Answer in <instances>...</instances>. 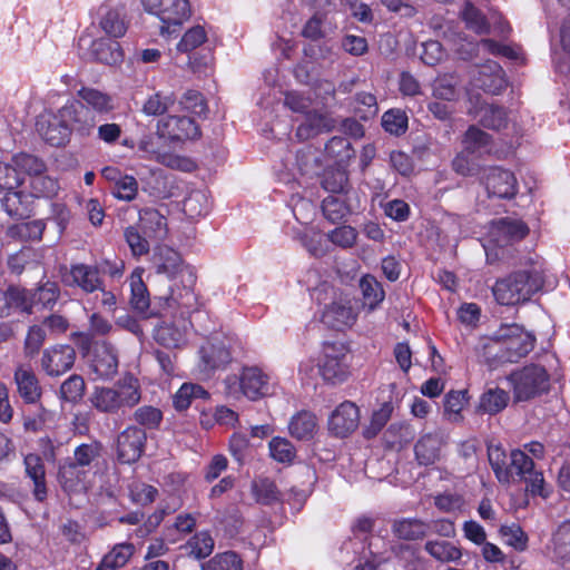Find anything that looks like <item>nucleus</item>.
I'll use <instances>...</instances> for the list:
<instances>
[{
  "mask_svg": "<svg viewBox=\"0 0 570 570\" xmlns=\"http://www.w3.org/2000/svg\"><path fill=\"white\" fill-rule=\"evenodd\" d=\"M77 95L80 100L66 104L60 116L69 121L73 131L88 136L97 122L95 114H109L115 109V100L109 94L92 87H81Z\"/></svg>",
  "mask_w": 570,
  "mask_h": 570,
  "instance_id": "obj_1",
  "label": "nucleus"
},
{
  "mask_svg": "<svg viewBox=\"0 0 570 570\" xmlns=\"http://www.w3.org/2000/svg\"><path fill=\"white\" fill-rule=\"evenodd\" d=\"M543 277L541 271L532 267L518 271L497 281L492 288L495 301L501 305L512 306L525 303L541 289Z\"/></svg>",
  "mask_w": 570,
  "mask_h": 570,
  "instance_id": "obj_2",
  "label": "nucleus"
},
{
  "mask_svg": "<svg viewBox=\"0 0 570 570\" xmlns=\"http://www.w3.org/2000/svg\"><path fill=\"white\" fill-rule=\"evenodd\" d=\"M284 105L293 112L305 115V120L297 127L299 140H308L335 127V121L314 104L309 94L297 90L285 92Z\"/></svg>",
  "mask_w": 570,
  "mask_h": 570,
  "instance_id": "obj_3",
  "label": "nucleus"
},
{
  "mask_svg": "<svg viewBox=\"0 0 570 570\" xmlns=\"http://www.w3.org/2000/svg\"><path fill=\"white\" fill-rule=\"evenodd\" d=\"M224 386L228 396H245L250 401H257L275 392V384L269 374L257 366H247L238 375H228L224 380Z\"/></svg>",
  "mask_w": 570,
  "mask_h": 570,
  "instance_id": "obj_4",
  "label": "nucleus"
},
{
  "mask_svg": "<svg viewBox=\"0 0 570 570\" xmlns=\"http://www.w3.org/2000/svg\"><path fill=\"white\" fill-rule=\"evenodd\" d=\"M138 380L125 376L112 387H97L90 396L95 409L104 413H116L125 407H132L140 401Z\"/></svg>",
  "mask_w": 570,
  "mask_h": 570,
  "instance_id": "obj_5",
  "label": "nucleus"
},
{
  "mask_svg": "<svg viewBox=\"0 0 570 570\" xmlns=\"http://www.w3.org/2000/svg\"><path fill=\"white\" fill-rule=\"evenodd\" d=\"M528 233L529 228L519 219L501 218L492 222L483 244L488 262L503 259L505 248L520 242Z\"/></svg>",
  "mask_w": 570,
  "mask_h": 570,
  "instance_id": "obj_6",
  "label": "nucleus"
},
{
  "mask_svg": "<svg viewBox=\"0 0 570 570\" xmlns=\"http://www.w3.org/2000/svg\"><path fill=\"white\" fill-rule=\"evenodd\" d=\"M501 344L500 358L514 363L528 355L534 347V336L518 324H503L493 334Z\"/></svg>",
  "mask_w": 570,
  "mask_h": 570,
  "instance_id": "obj_7",
  "label": "nucleus"
},
{
  "mask_svg": "<svg viewBox=\"0 0 570 570\" xmlns=\"http://www.w3.org/2000/svg\"><path fill=\"white\" fill-rule=\"evenodd\" d=\"M146 12L156 16L160 22V33L170 35L187 21L191 14L188 0H141Z\"/></svg>",
  "mask_w": 570,
  "mask_h": 570,
  "instance_id": "obj_8",
  "label": "nucleus"
},
{
  "mask_svg": "<svg viewBox=\"0 0 570 570\" xmlns=\"http://www.w3.org/2000/svg\"><path fill=\"white\" fill-rule=\"evenodd\" d=\"M444 38L451 43L452 50L463 60L471 59L479 46L491 55L518 59V52L514 48L498 43L491 39H483L480 43L469 41L464 35L456 32L452 27H448L444 31Z\"/></svg>",
  "mask_w": 570,
  "mask_h": 570,
  "instance_id": "obj_9",
  "label": "nucleus"
},
{
  "mask_svg": "<svg viewBox=\"0 0 570 570\" xmlns=\"http://www.w3.org/2000/svg\"><path fill=\"white\" fill-rule=\"evenodd\" d=\"M514 396L518 401H525L548 390L549 375L539 365H529L510 375Z\"/></svg>",
  "mask_w": 570,
  "mask_h": 570,
  "instance_id": "obj_10",
  "label": "nucleus"
},
{
  "mask_svg": "<svg viewBox=\"0 0 570 570\" xmlns=\"http://www.w3.org/2000/svg\"><path fill=\"white\" fill-rule=\"evenodd\" d=\"M322 377L332 384L344 382L350 374L348 350L343 343H326L318 364Z\"/></svg>",
  "mask_w": 570,
  "mask_h": 570,
  "instance_id": "obj_11",
  "label": "nucleus"
},
{
  "mask_svg": "<svg viewBox=\"0 0 570 570\" xmlns=\"http://www.w3.org/2000/svg\"><path fill=\"white\" fill-rule=\"evenodd\" d=\"M151 262L156 272L166 275L170 281L185 278L188 282H196L194 271L184 264L178 252L168 246H156Z\"/></svg>",
  "mask_w": 570,
  "mask_h": 570,
  "instance_id": "obj_12",
  "label": "nucleus"
},
{
  "mask_svg": "<svg viewBox=\"0 0 570 570\" xmlns=\"http://www.w3.org/2000/svg\"><path fill=\"white\" fill-rule=\"evenodd\" d=\"M480 181L491 198L512 199L519 190L515 175L511 170L498 166L485 168Z\"/></svg>",
  "mask_w": 570,
  "mask_h": 570,
  "instance_id": "obj_13",
  "label": "nucleus"
},
{
  "mask_svg": "<svg viewBox=\"0 0 570 570\" xmlns=\"http://www.w3.org/2000/svg\"><path fill=\"white\" fill-rule=\"evenodd\" d=\"M158 137L153 134L142 136L137 146L148 158L175 170L190 173L196 168L195 161L186 156L174 153H160L158 149Z\"/></svg>",
  "mask_w": 570,
  "mask_h": 570,
  "instance_id": "obj_14",
  "label": "nucleus"
},
{
  "mask_svg": "<svg viewBox=\"0 0 570 570\" xmlns=\"http://www.w3.org/2000/svg\"><path fill=\"white\" fill-rule=\"evenodd\" d=\"M511 465L515 470V476L527 483V491L532 495H540L544 499L549 497L542 473L534 470L532 459L523 451H512Z\"/></svg>",
  "mask_w": 570,
  "mask_h": 570,
  "instance_id": "obj_15",
  "label": "nucleus"
},
{
  "mask_svg": "<svg viewBox=\"0 0 570 570\" xmlns=\"http://www.w3.org/2000/svg\"><path fill=\"white\" fill-rule=\"evenodd\" d=\"M191 323L186 316L163 321L154 331L157 343L168 348L181 347L187 343Z\"/></svg>",
  "mask_w": 570,
  "mask_h": 570,
  "instance_id": "obj_16",
  "label": "nucleus"
},
{
  "mask_svg": "<svg viewBox=\"0 0 570 570\" xmlns=\"http://www.w3.org/2000/svg\"><path fill=\"white\" fill-rule=\"evenodd\" d=\"M76 351L69 344H57L46 348L41 356V367L49 376H60L75 363Z\"/></svg>",
  "mask_w": 570,
  "mask_h": 570,
  "instance_id": "obj_17",
  "label": "nucleus"
},
{
  "mask_svg": "<svg viewBox=\"0 0 570 570\" xmlns=\"http://www.w3.org/2000/svg\"><path fill=\"white\" fill-rule=\"evenodd\" d=\"M357 317L353 302L347 296H338L326 305L322 313V322L334 330L351 327Z\"/></svg>",
  "mask_w": 570,
  "mask_h": 570,
  "instance_id": "obj_18",
  "label": "nucleus"
},
{
  "mask_svg": "<svg viewBox=\"0 0 570 570\" xmlns=\"http://www.w3.org/2000/svg\"><path fill=\"white\" fill-rule=\"evenodd\" d=\"M157 135L159 138L183 141L197 138L199 136V128L189 117L168 116L158 121Z\"/></svg>",
  "mask_w": 570,
  "mask_h": 570,
  "instance_id": "obj_19",
  "label": "nucleus"
},
{
  "mask_svg": "<svg viewBox=\"0 0 570 570\" xmlns=\"http://www.w3.org/2000/svg\"><path fill=\"white\" fill-rule=\"evenodd\" d=\"M360 422L358 407L345 401L341 403L328 417V430L338 438H345L356 430Z\"/></svg>",
  "mask_w": 570,
  "mask_h": 570,
  "instance_id": "obj_20",
  "label": "nucleus"
},
{
  "mask_svg": "<svg viewBox=\"0 0 570 570\" xmlns=\"http://www.w3.org/2000/svg\"><path fill=\"white\" fill-rule=\"evenodd\" d=\"M145 441L144 430L136 426L127 428L118 435V460L126 464L135 463L142 454Z\"/></svg>",
  "mask_w": 570,
  "mask_h": 570,
  "instance_id": "obj_21",
  "label": "nucleus"
},
{
  "mask_svg": "<svg viewBox=\"0 0 570 570\" xmlns=\"http://www.w3.org/2000/svg\"><path fill=\"white\" fill-rule=\"evenodd\" d=\"M98 24L101 31L109 38H122L129 26V19L124 6H102L99 10Z\"/></svg>",
  "mask_w": 570,
  "mask_h": 570,
  "instance_id": "obj_22",
  "label": "nucleus"
},
{
  "mask_svg": "<svg viewBox=\"0 0 570 570\" xmlns=\"http://www.w3.org/2000/svg\"><path fill=\"white\" fill-rule=\"evenodd\" d=\"M473 83L487 92L499 95L505 88L507 80L501 66L488 60L478 68L476 75L473 76Z\"/></svg>",
  "mask_w": 570,
  "mask_h": 570,
  "instance_id": "obj_23",
  "label": "nucleus"
},
{
  "mask_svg": "<svg viewBox=\"0 0 570 570\" xmlns=\"http://www.w3.org/2000/svg\"><path fill=\"white\" fill-rule=\"evenodd\" d=\"M14 383L20 397L30 404L37 403L41 397L39 380L29 364H19L14 370Z\"/></svg>",
  "mask_w": 570,
  "mask_h": 570,
  "instance_id": "obj_24",
  "label": "nucleus"
},
{
  "mask_svg": "<svg viewBox=\"0 0 570 570\" xmlns=\"http://www.w3.org/2000/svg\"><path fill=\"white\" fill-rule=\"evenodd\" d=\"M170 294L167 297L169 307L180 311V316L189 315L197 304V297L194 293L195 282H188L185 278L171 281Z\"/></svg>",
  "mask_w": 570,
  "mask_h": 570,
  "instance_id": "obj_25",
  "label": "nucleus"
},
{
  "mask_svg": "<svg viewBox=\"0 0 570 570\" xmlns=\"http://www.w3.org/2000/svg\"><path fill=\"white\" fill-rule=\"evenodd\" d=\"M63 281L68 286H77L86 293L98 291L102 285L98 269L86 264L71 265Z\"/></svg>",
  "mask_w": 570,
  "mask_h": 570,
  "instance_id": "obj_26",
  "label": "nucleus"
},
{
  "mask_svg": "<svg viewBox=\"0 0 570 570\" xmlns=\"http://www.w3.org/2000/svg\"><path fill=\"white\" fill-rule=\"evenodd\" d=\"M13 311L27 314L32 312V298L28 289L10 286L0 291V317H8Z\"/></svg>",
  "mask_w": 570,
  "mask_h": 570,
  "instance_id": "obj_27",
  "label": "nucleus"
},
{
  "mask_svg": "<svg viewBox=\"0 0 570 570\" xmlns=\"http://www.w3.org/2000/svg\"><path fill=\"white\" fill-rule=\"evenodd\" d=\"M26 475L32 481V494L35 499L42 502L47 499L48 489L46 483V469L39 454L29 453L23 459Z\"/></svg>",
  "mask_w": 570,
  "mask_h": 570,
  "instance_id": "obj_28",
  "label": "nucleus"
},
{
  "mask_svg": "<svg viewBox=\"0 0 570 570\" xmlns=\"http://www.w3.org/2000/svg\"><path fill=\"white\" fill-rule=\"evenodd\" d=\"M91 367L101 379L112 377L118 370V356L115 348L106 342L97 344L94 350Z\"/></svg>",
  "mask_w": 570,
  "mask_h": 570,
  "instance_id": "obj_29",
  "label": "nucleus"
},
{
  "mask_svg": "<svg viewBox=\"0 0 570 570\" xmlns=\"http://www.w3.org/2000/svg\"><path fill=\"white\" fill-rule=\"evenodd\" d=\"M199 370L208 375L230 361V353L223 343L207 342L199 350Z\"/></svg>",
  "mask_w": 570,
  "mask_h": 570,
  "instance_id": "obj_30",
  "label": "nucleus"
},
{
  "mask_svg": "<svg viewBox=\"0 0 570 570\" xmlns=\"http://www.w3.org/2000/svg\"><path fill=\"white\" fill-rule=\"evenodd\" d=\"M137 225L150 239L163 240L168 235L167 218L155 208L139 210Z\"/></svg>",
  "mask_w": 570,
  "mask_h": 570,
  "instance_id": "obj_31",
  "label": "nucleus"
},
{
  "mask_svg": "<svg viewBox=\"0 0 570 570\" xmlns=\"http://www.w3.org/2000/svg\"><path fill=\"white\" fill-rule=\"evenodd\" d=\"M488 459L500 483L508 484L514 481L515 470L511 465L512 452L507 455L500 444L490 443L488 445Z\"/></svg>",
  "mask_w": 570,
  "mask_h": 570,
  "instance_id": "obj_32",
  "label": "nucleus"
},
{
  "mask_svg": "<svg viewBox=\"0 0 570 570\" xmlns=\"http://www.w3.org/2000/svg\"><path fill=\"white\" fill-rule=\"evenodd\" d=\"M318 429L316 416L308 411H301L295 414L289 423V434L299 441H308L314 438Z\"/></svg>",
  "mask_w": 570,
  "mask_h": 570,
  "instance_id": "obj_33",
  "label": "nucleus"
},
{
  "mask_svg": "<svg viewBox=\"0 0 570 570\" xmlns=\"http://www.w3.org/2000/svg\"><path fill=\"white\" fill-rule=\"evenodd\" d=\"M112 38H98L91 42L90 53L95 60L105 65H116L122 59L120 45Z\"/></svg>",
  "mask_w": 570,
  "mask_h": 570,
  "instance_id": "obj_34",
  "label": "nucleus"
},
{
  "mask_svg": "<svg viewBox=\"0 0 570 570\" xmlns=\"http://www.w3.org/2000/svg\"><path fill=\"white\" fill-rule=\"evenodd\" d=\"M294 238L299 240L302 246L314 257H323L330 252L321 232L313 227L305 226L295 232Z\"/></svg>",
  "mask_w": 570,
  "mask_h": 570,
  "instance_id": "obj_35",
  "label": "nucleus"
},
{
  "mask_svg": "<svg viewBox=\"0 0 570 570\" xmlns=\"http://www.w3.org/2000/svg\"><path fill=\"white\" fill-rule=\"evenodd\" d=\"M142 268H136L129 277L130 304L138 312L147 311L150 304L148 289L142 282Z\"/></svg>",
  "mask_w": 570,
  "mask_h": 570,
  "instance_id": "obj_36",
  "label": "nucleus"
},
{
  "mask_svg": "<svg viewBox=\"0 0 570 570\" xmlns=\"http://www.w3.org/2000/svg\"><path fill=\"white\" fill-rule=\"evenodd\" d=\"M135 547L131 543L116 544L101 560L96 570H117L127 564L132 557Z\"/></svg>",
  "mask_w": 570,
  "mask_h": 570,
  "instance_id": "obj_37",
  "label": "nucleus"
},
{
  "mask_svg": "<svg viewBox=\"0 0 570 570\" xmlns=\"http://www.w3.org/2000/svg\"><path fill=\"white\" fill-rule=\"evenodd\" d=\"M210 202L206 190H193L183 202V210L190 219H196L208 214Z\"/></svg>",
  "mask_w": 570,
  "mask_h": 570,
  "instance_id": "obj_38",
  "label": "nucleus"
},
{
  "mask_svg": "<svg viewBox=\"0 0 570 570\" xmlns=\"http://www.w3.org/2000/svg\"><path fill=\"white\" fill-rule=\"evenodd\" d=\"M424 549L440 562H456L462 558L461 549L450 541L430 540Z\"/></svg>",
  "mask_w": 570,
  "mask_h": 570,
  "instance_id": "obj_39",
  "label": "nucleus"
},
{
  "mask_svg": "<svg viewBox=\"0 0 570 570\" xmlns=\"http://www.w3.org/2000/svg\"><path fill=\"white\" fill-rule=\"evenodd\" d=\"M1 204L6 213L12 218H23L30 213L28 196L17 189L3 191Z\"/></svg>",
  "mask_w": 570,
  "mask_h": 570,
  "instance_id": "obj_40",
  "label": "nucleus"
},
{
  "mask_svg": "<svg viewBox=\"0 0 570 570\" xmlns=\"http://www.w3.org/2000/svg\"><path fill=\"white\" fill-rule=\"evenodd\" d=\"M562 51H554L552 60L559 73L567 75L570 71V17L563 22L560 30Z\"/></svg>",
  "mask_w": 570,
  "mask_h": 570,
  "instance_id": "obj_41",
  "label": "nucleus"
},
{
  "mask_svg": "<svg viewBox=\"0 0 570 570\" xmlns=\"http://www.w3.org/2000/svg\"><path fill=\"white\" fill-rule=\"evenodd\" d=\"M441 441L436 435L426 434L415 444V455L420 464L429 465L439 456Z\"/></svg>",
  "mask_w": 570,
  "mask_h": 570,
  "instance_id": "obj_42",
  "label": "nucleus"
},
{
  "mask_svg": "<svg viewBox=\"0 0 570 570\" xmlns=\"http://www.w3.org/2000/svg\"><path fill=\"white\" fill-rule=\"evenodd\" d=\"M59 118V122H49L47 128H43L42 124L39 125V132L51 146L63 145L68 140L69 132L73 130L69 121L63 119L60 115Z\"/></svg>",
  "mask_w": 570,
  "mask_h": 570,
  "instance_id": "obj_43",
  "label": "nucleus"
},
{
  "mask_svg": "<svg viewBox=\"0 0 570 570\" xmlns=\"http://www.w3.org/2000/svg\"><path fill=\"white\" fill-rule=\"evenodd\" d=\"M202 570H244V560L235 551H225L204 562Z\"/></svg>",
  "mask_w": 570,
  "mask_h": 570,
  "instance_id": "obj_44",
  "label": "nucleus"
},
{
  "mask_svg": "<svg viewBox=\"0 0 570 570\" xmlns=\"http://www.w3.org/2000/svg\"><path fill=\"white\" fill-rule=\"evenodd\" d=\"M509 401L508 393L499 387H490L480 397L479 409L489 414L502 411Z\"/></svg>",
  "mask_w": 570,
  "mask_h": 570,
  "instance_id": "obj_45",
  "label": "nucleus"
},
{
  "mask_svg": "<svg viewBox=\"0 0 570 570\" xmlns=\"http://www.w3.org/2000/svg\"><path fill=\"white\" fill-rule=\"evenodd\" d=\"M11 166L17 169L20 177L26 174L33 178L46 170V165L40 158L26 153L14 155L11 158Z\"/></svg>",
  "mask_w": 570,
  "mask_h": 570,
  "instance_id": "obj_46",
  "label": "nucleus"
},
{
  "mask_svg": "<svg viewBox=\"0 0 570 570\" xmlns=\"http://www.w3.org/2000/svg\"><path fill=\"white\" fill-rule=\"evenodd\" d=\"M176 101L173 92L156 91L150 95L142 105V112L146 116H161Z\"/></svg>",
  "mask_w": 570,
  "mask_h": 570,
  "instance_id": "obj_47",
  "label": "nucleus"
},
{
  "mask_svg": "<svg viewBox=\"0 0 570 570\" xmlns=\"http://www.w3.org/2000/svg\"><path fill=\"white\" fill-rule=\"evenodd\" d=\"M429 531L428 523L416 519H403L394 522L393 532L404 540H416L423 538Z\"/></svg>",
  "mask_w": 570,
  "mask_h": 570,
  "instance_id": "obj_48",
  "label": "nucleus"
},
{
  "mask_svg": "<svg viewBox=\"0 0 570 570\" xmlns=\"http://www.w3.org/2000/svg\"><path fill=\"white\" fill-rule=\"evenodd\" d=\"M460 14L468 29L472 30L476 35L489 33L490 24L485 16L471 2H466L464 4Z\"/></svg>",
  "mask_w": 570,
  "mask_h": 570,
  "instance_id": "obj_49",
  "label": "nucleus"
},
{
  "mask_svg": "<svg viewBox=\"0 0 570 570\" xmlns=\"http://www.w3.org/2000/svg\"><path fill=\"white\" fill-rule=\"evenodd\" d=\"M463 145L469 153H490L491 136L478 127L471 126L464 135Z\"/></svg>",
  "mask_w": 570,
  "mask_h": 570,
  "instance_id": "obj_50",
  "label": "nucleus"
},
{
  "mask_svg": "<svg viewBox=\"0 0 570 570\" xmlns=\"http://www.w3.org/2000/svg\"><path fill=\"white\" fill-rule=\"evenodd\" d=\"M75 462H66L59 469V482L66 491H77L85 479V472Z\"/></svg>",
  "mask_w": 570,
  "mask_h": 570,
  "instance_id": "obj_51",
  "label": "nucleus"
},
{
  "mask_svg": "<svg viewBox=\"0 0 570 570\" xmlns=\"http://www.w3.org/2000/svg\"><path fill=\"white\" fill-rule=\"evenodd\" d=\"M325 151L340 166L346 164L354 156L350 140L344 137L330 139L325 146Z\"/></svg>",
  "mask_w": 570,
  "mask_h": 570,
  "instance_id": "obj_52",
  "label": "nucleus"
},
{
  "mask_svg": "<svg viewBox=\"0 0 570 570\" xmlns=\"http://www.w3.org/2000/svg\"><path fill=\"white\" fill-rule=\"evenodd\" d=\"M466 403V391H450L444 397V415L451 422H459L462 419L461 412Z\"/></svg>",
  "mask_w": 570,
  "mask_h": 570,
  "instance_id": "obj_53",
  "label": "nucleus"
},
{
  "mask_svg": "<svg viewBox=\"0 0 570 570\" xmlns=\"http://www.w3.org/2000/svg\"><path fill=\"white\" fill-rule=\"evenodd\" d=\"M360 287L364 302L371 309L375 308L384 299L382 285L372 275H365L360 281Z\"/></svg>",
  "mask_w": 570,
  "mask_h": 570,
  "instance_id": "obj_54",
  "label": "nucleus"
},
{
  "mask_svg": "<svg viewBox=\"0 0 570 570\" xmlns=\"http://www.w3.org/2000/svg\"><path fill=\"white\" fill-rule=\"evenodd\" d=\"M139 229L140 227L138 225H130L124 230L125 240L135 257L146 255L150 249L147 236H142Z\"/></svg>",
  "mask_w": 570,
  "mask_h": 570,
  "instance_id": "obj_55",
  "label": "nucleus"
},
{
  "mask_svg": "<svg viewBox=\"0 0 570 570\" xmlns=\"http://www.w3.org/2000/svg\"><path fill=\"white\" fill-rule=\"evenodd\" d=\"M186 549L194 558L204 559L213 552L214 539L206 531L198 532L188 540Z\"/></svg>",
  "mask_w": 570,
  "mask_h": 570,
  "instance_id": "obj_56",
  "label": "nucleus"
},
{
  "mask_svg": "<svg viewBox=\"0 0 570 570\" xmlns=\"http://www.w3.org/2000/svg\"><path fill=\"white\" fill-rule=\"evenodd\" d=\"M479 120L482 126L500 130L501 128H504L508 122L507 112L503 108L493 106V105H485L480 110Z\"/></svg>",
  "mask_w": 570,
  "mask_h": 570,
  "instance_id": "obj_57",
  "label": "nucleus"
},
{
  "mask_svg": "<svg viewBox=\"0 0 570 570\" xmlns=\"http://www.w3.org/2000/svg\"><path fill=\"white\" fill-rule=\"evenodd\" d=\"M499 533L504 543L512 547L517 551H524L528 547V535L517 523L503 524L499 529Z\"/></svg>",
  "mask_w": 570,
  "mask_h": 570,
  "instance_id": "obj_58",
  "label": "nucleus"
},
{
  "mask_svg": "<svg viewBox=\"0 0 570 570\" xmlns=\"http://www.w3.org/2000/svg\"><path fill=\"white\" fill-rule=\"evenodd\" d=\"M208 393L200 385L185 383L174 395V405L177 410H186L193 399H207Z\"/></svg>",
  "mask_w": 570,
  "mask_h": 570,
  "instance_id": "obj_59",
  "label": "nucleus"
},
{
  "mask_svg": "<svg viewBox=\"0 0 570 570\" xmlns=\"http://www.w3.org/2000/svg\"><path fill=\"white\" fill-rule=\"evenodd\" d=\"M252 489L256 501L262 504H271L281 500V492L269 479L255 480Z\"/></svg>",
  "mask_w": 570,
  "mask_h": 570,
  "instance_id": "obj_60",
  "label": "nucleus"
},
{
  "mask_svg": "<svg viewBox=\"0 0 570 570\" xmlns=\"http://www.w3.org/2000/svg\"><path fill=\"white\" fill-rule=\"evenodd\" d=\"M322 210L325 218L332 223H337L348 214V207L342 196L330 195L322 204Z\"/></svg>",
  "mask_w": 570,
  "mask_h": 570,
  "instance_id": "obj_61",
  "label": "nucleus"
},
{
  "mask_svg": "<svg viewBox=\"0 0 570 570\" xmlns=\"http://www.w3.org/2000/svg\"><path fill=\"white\" fill-rule=\"evenodd\" d=\"M552 549L558 559L570 560V521L558 528L552 539Z\"/></svg>",
  "mask_w": 570,
  "mask_h": 570,
  "instance_id": "obj_62",
  "label": "nucleus"
},
{
  "mask_svg": "<svg viewBox=\"0 0 570 570\" xmlns=\"http://www.w3.org/2000/svg\"><path fill=\"white\" fill-rule=\"evenodd\" d=\"M383 128L395 136L404 134L407 129V116L399 109H391L382 116Z\"/></svg>",
  "mask_w": 570,
  "mask_h": 570,
  "instance_id": "obj_63",
  "label": "nucleus"
},
{
  "mask_svg": "<svg viewBox=\"0 0 570 570\" xmlns=\"http://www.w3.org/2000/svg\"><path fill=\"white\" fill-rule=\"evenodd\" d=\"M326 239L341 248H351L357 239V232L352 226L343 225L326 234Z\"/></svg>",
  "mask_w": 570,
  "mask_h": 570,
  "instance_id": "obj_64",
  "label": "nucleus"
}]
</instances>
